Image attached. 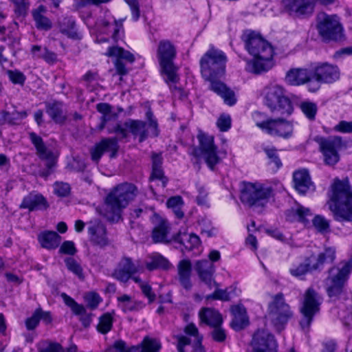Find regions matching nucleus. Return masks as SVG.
Wrapping results in <instances>:
<instances>
[{
    "mask_svg": "<svg viewBox=\"0 0 352 352\" xmlns=\"http://www.w3.org/2000/svg\"><path fill=\"white\" fill-rule=\"evenodd\" d=\"M226 61L223 52L212 47L200 60L201 72L202 76L211 82V89L219 95L226 104L232 106L236 102L234 92L222 82L216 80L224 75Z\"/></svg>",
    "mask_w": 352,
    "mask_h": 352,
    "instance_id": "1",
    "label": "nucleus"
},
{
    "mask_svg": "<svg viewBox=\"0 0 352 352\" xmlns=\"http://www.w3.org/2000/svg\"><path fill=\"white\" fill-rule=\"evenodd\" d=\"M242 39L246 50L254 57V60L249 63L253 73L258 74L273 67V48L260 34L255 32H245L242 36Z\"/></svg>",
    "mask_w": 352,
    "mask_h": 352,
    "instance_id": "2",
    "label": "nucleus"
},
{
    "mask_svg": "<svg viewBox=\"0 0 352 352\" xmlns=\"http://www.w3.org/2000/svg\"><path fill=\"white\" fill-rule=\"evenodd\" d=\"M333 202L329 206L337 221L352 222V188L348 177L336 178L331 186Z\"/></svg>",
    "mask_w": 352,
    "mask_h": 352,
    "instance_id": "3",
    "label": "nucleus"
},
{
    "mask_svg": "<svg viewBox=\"0 0 352 352\" xmlns=\"http://www.w3.org/2000/svg\"><path fill=\"white\" fill-rule=\"evenodd\" d=\"M136 188L131 184L124 183L115 188L105 199L104 216L111 222H117L121 217L123 208L135 197Z\"/></svg>",
    "mask_w": 352,
    "mask_h": 352,
    "instance_id": "4",
    "label": "nucleus"
},
{
    "mask_svg": "<svg viewBox=\"0 0 352 352\" xmlns=\"http://www.w3.org/2000/svg\"><path fill=\"white\" fill-rule=\"evenodd\" d=\"M264 104L272 113L281 116H289L294 107L285 89L278 84H270L265 86L262 91Z\"/></svg>",
    "mask_w": 352,
    "mask_h": 352,
    "instance_id": "5",
    "label": "nucleus"
},
{
    "mask_svg": "<svg viewBox=\"0 0 352 352\" xmlns=\"http://www.w3.org/2000/svg\"><path fill=\"white\" fill-rule=\"evenodd\" d=\"M272 196L273 190L271 187L260 183L243 182L240 199L250 207L263 208Z\"/></svg>",
    "mask_w": 352,
    "mask_h": 352,
    "instance_id": "6",
    "label": "nucleus"
},
{
    "mask_svg": "<svg viewBox=\"0 0 352 352\" xmlns=\"http://www.w3.org/2000/svg\"><path fill=\"white\" fill-rule=\"evenodd\" d=\"M157 55L162 74L166 76V82L177 83L179 81V76L177 74V67L173 64V60L176 56V49L174 45L168 40L160 41Z\"/></svg>",
    "mask_w": 352,
    "mask_h": 352,
    "instance_id": "7",
    "label": "nucleus"
},
{
    "mask_svg": "<svg viewBox=\"0 0 352 352\" xmlns=\"http://www.w3.org/2000/svg\"><path fill=\"white\" fill-rule=\"evenodd\" d=\"M268 315L278 331L284 328V325L292 317L290 307L286 303L283 293L272 296V300L268 305Z\"/></svg>",
    "mask_w": 352,
    "mask_h": 352,
    "instance_id": "8",
    "label": "nucleus"
},
{
    "mask_svg": "<svg viewBox=\"0 0 352 352\" xmlns=\"http://www.w3.org/2000/svg\"><path fill=\"white\" fill-rule=\"evenodd\" d=\"M317 29L324 41H337L342 37V28L336 15L321 13L318 16Z\"/></svg>",
    "mask_w": 352,
    "mask_h": 352,
    "instance_id": "9",
    "label": "nucleus"
},
{
    "mask_svg": "<svg viewBox=\"0 0 352 352\" xmlns=\"http://www.w3.org/2000/svg\"><path fill=\"white\" fill-rule=\"evenodd\" d=\"M197 138L199 142V149L195 148L192 154L197 157L200 151L207 165L213 170L214 166L220 161L217 155V148L214 144V138L200 131Z\"/></svg>",
    "mask_w": 352,
    "mask_h": 352,
    "instance_id": "10",
    "label": "nucleus"
},
{
    "mask_svg": "<svg viewBox=\"0 0 352 352\" xmlns=\"http://www.w3.org/2000/svg\"><path fill=\"white\" fill-rule=\"evenodd\" d=\"M320 150L323 155L324 162L326 165L333 166L340 160L338 151L343 146L342 138L339 136L320 138L318 141Z\"/></svg>",
    "mask_w": 352,
    "mask_h": 352,
    "instance_id": "11",
    "label": "nucleus"
},
{
    "mask_svg": "<svg viewBox=\"0 0 352 352\" xmlns=\"http://www.w3.org/2000/svg\"><path fill=\"white\" fill-rule=\"evenodd\" d=\"M257 125L272 135H278L285 138L291 136L293 132L292 124L284 118L270 119Z\"/></svg>",
    "mask_w": 352,
    "mask_h": 352,
    "instance_id": "12",
    "label": "nucleus"
},
{
    "mask_svg": "<svg viewBox=\"0 0 352 352\" xmlns=\"http://www.w3.org/2000/svg\"><path fill=\"white\" fill-rule=\"evenodd\" d=\"M253 352H276L277 344L272 334L264 329H258L251 342Z\"/></svg>",
    "mask_w": 352,
    "mask_h": 352,
    "instance_id": "13",
    "label": "nucleus"
},
{
    "mask_svg": "<svg viewBox=\"0 0 352 352\" xmlns=\"http://www.w3.org/2000/svg\"><path fill=\"white\" fill-rule=\"evenodd\" d=\"M340 71L336 65L324 63L318 65L314 70V79L317 82L332 84L340 79Z\"/></svg>",
    "mask_w": 352,
    "mask_h": 352,
    "instance_id": "14",
    "label": "nucleus"
},
{
    "mask_svg": "<svg viewBox=\"0 0 352 352\" xmlns=\"http://www.w3.org/2000/svg\"><path fill=\"white\" fill-rule=\"evenodd\" d=\"M138 272V267L135 265L132 259L124 256L118 263L112 276L122 283H126Z\"/></svg>",
    "mask_w": 352,
    "mask_h": 352,
    "instance_id": "15",
    "label": "nucleus"
},
{
    "mask_svg": "<svg viewBox=\"0 0 352 352\" xmlns=\"http://www.w3.org/2000/svg\"><path fill=\"white\" fill-rule=\"evenodd\" d=\"M118 148V138H104L91 150V159L98 162L104 152H111L110 157H115Z\"/></svg>",
    "mask_w": 352,
    "mask_h": 352,
    "instance_id": "16",
    "label": "nucleus"
},
{
    "mask_svg": "<svg viewBox=\"0 0 352 352\" xmlns=\"http://www.w3.org/2000/svg\"><path fill=\"white\" fill-rule=\"evenodd\" d=\"M90 241L94 245L104 248L111 244V240L107 236V230L101 223H95L88 228Z\"/></svg>",
    "mask_w": 352,
    "mask_h": 352,
    "instance_id": "17",
    "label": "nucleus"
},
{
    "mask_svg": "<svg viewBox=\"0 0 352 352\" xmlns=\"http://www.w3.org/2000/svg\"><path fill=\"white\" fill-rule=\"evenodd\" d=\"M195 270L200 280L206 285L210 287H212V284L218 287V284L213 278L215 269L212 262L206 259L197 261L195 265Z\"/></svg>",
    "mask_w": 352,
    "mask_h": 352,
    "instance_id": "18",
    "label": "nucleus"
},
{
    "mask_svg": "<svg viewBox=\"0 0 352 352\" xmlns=\"http://www.w3.org/2000/svg\"><path fill=\"white\" fill-rule=\"evenodd\" d=\"M338 273L332 276L327 278V281H330V284L327 287V292L330 298L339 296L344 288L349 274L340 268L338 269Z\"/></svg>",
    "mask_w": 352,
    "mask_h": 352,
    "instance_id": "19",
    "label": "nucleus"
},
{
    "mask_svg": "<svg viewBox=\"0 0 352 352\" xmlns=\"http://www.w3.org/2000/svg\"><path fill=\"white\" fill-rule=\"evenodd\" d=\"M321 301L319 294L313 288H309L305 294L300 311L305 312V314L309 313L315 315L320 310Z\"/></svg>",
    "mask_w": 352,
    "mask_h": 352,
    "instance_id": "20",
    "label": "nucleus"
},
{
    "mask_svg": "<svg viewBox=\"0 0 352 352\" xmlns=\"http://www.w3.org/2000/svg\"><path fill=\"white\" fill-rule=\"evenodd\" d=\"M30 138L36 149V154L41 160L47 161V166L50 168L56 164L53 153L45 146L42 138L36 133H30Z\"/></svg>",
    "mask_w": 352,
    "mask_h": 352,
    "instance_id": "21",
    "label": "nucleus"
},
{
    "mask_svg": "<svg viewBox=\"0 0 352 352\" xmlns=\"http://www.w3.org/2000/svg\"><path fill=\"white\" fill-rule=\"evenodd\" d=\"M314 79V72L307 69H291L287 72L286 82L291 85L298 86L310 82Z\"/></svg>",
    "mask_w": 352,
    "mask_h": 352,
    "instance_id": "22",
    "label": "nucleus"
},
{
    "mask_svg": "<svg viewBox=\"0 0 352 352\" xmlns=\"http://www.w3.org/2000/svg\"><path fill=\"white\" fill-rule=\"evenodd\" d=\"M172 241L179 245V248L183 252L184 248L190 251L199 246L200 239L198 236L193 233H188L186 232H178L175 235L173 236Z\"/></svg>",
    "mask_w": 352,
    "mask_h": 352,
    "instance_id": "23",
    "label": "nucleus"
},
{
    "mask_svg": "<svg viewBox=\"0 0 352 352\" xmlns=\"http://www.w3.org/2000/svg\"><path fill=\"white\" fill-rule=\"evenodd\" d=\"M285 8L298 15L311 13L313 11V0H283Z\"/></svg>",
    "mask_w": 352,
    "mask_h": 352,
    "instance_id": "24",
    "label": "nucleus"
},
{
    "mask_svg": "<svg viewBox=\"0 0 352 352\" xmlns=\"http://www.w3.org/2000/svg\"><path fill=\"white\" fill-rule=\"evenodd\" d=\"M293 179L296 190L301 194H305L309 190L314 189L309 172L305 169L296 171L294 173Z\"/></svg>",
    "mask_w": 352,
    "mask_h": 352,
    "instance_id": "25",
    "label": "nucleus"
},
{
    "mask_svg": "<svg viewBox=\"0 0 352 352\" xmlns=\"http://www.w3.org/2000/svg\"><path fill=\"white\" fill-rule=\"evenodd\" d=\"M231 312L233 316L230 326L235 331H240L247 327L249 324L248 317L246 314L245 308L243 305H234L231 307Z\"/></svg>",
    "mask_w": 352,
    "mask_h": 352,
    "instance_id": "26",
    "label": "nucleus"
},
{
    "mask_svg": "<svg viewBox=\"0 0 352 352\" xmlns=\"http://www.w3.org/2000/svg\"><path fill=\"white\" fill-rule=\"evenodd\" d=\"M178 279L182 286L186 290L192 287L190 276L192 272V264L190 260L183 259L177 265Z\"/></svg>",
    "mask_w": 352,
    "mask_h": 352,
    "instance_id": "27",
    "label": "nucleus"
},
{
    "mask_svg": "<svg viewBox=\"0 0 352 352\" xmlns=\"http://www.w3.org/2000/svg\"><path fill=\"white\" fill-rule=\"evenodd\" d=\"M286 219L288 221H299L304 224L309 222V218L313 215L311 210L302 206H297L296 208H292L285 212Z\"/></svg>",
    "mask_w": 352,
    "mask_h": 352,
    "instance_id": "28",
    "label": "nucleus"
},
{
    "mask_svg": "<svg viewBox=\"0 0 352 352\" xmlns=\"http://www.w3.org/2000/svg\"><path fill=\"white\" fill-rule=\"evenodd\" d=\"M38 239L42 248L54 250L59 246L61 236L54 231L47 230L39 234Z\"/></svg>",
    "mask_w": 352,
    "mask_h": 352,
    "instance_id": "29",
    "label": "nucleus"
},
{
    "mask_svg": "<svg viewBox=\"0 0 352 352\" xmlns=\"http://www.w3.org/2000/svg\"><path fill=\"white\" fill-rule=\"evenodd\" d=\"M47 206L45 199L41 195L30 193L23 199L20 208H28L30 211H33L46 209Z\"/></svg>",
    "mask_w": 352,
    "mask_h": 352,
    "instance_id": "30",
    "label": "nucleus"
},
{
    "mask_svg": "<svg viewBox=\"0 0 352 352\" xmlns=\"http://www.w3.org/2000/svg\"><path fill=\"white\" fill-rule=\"evenodd\" d=\"M199 316L201 322L210 327L219 326L223 321L221 314L212 308H202L199 311Z\"/></svg>",
    "mask_w": 352,
    "mask_h": 352,
    "instance_id": "31",
    "label": "nucleus"
},
{
    "mask_svg": "<svg viewBox=\"0 0 352 352\" xmlns=\"http://www.w3.org/2000/svg\"><path fill=\"white\" fill-rule=\"evenodd\" d=\"M312 268L320 269L324 264L332 263L336 258V250L334 248H328L324 252L320 253L317 257L311 256Z\"/></svg>",
    "mask_w": 352,
    "mask_h": 352,
    "instance_id": "32",
    "label": "nucleus"
},
{
    "mask_svg": "<svg viewBox=\"0 0 352 352\" xmlns=\"http://www.w3.org/2000/svg\"><path fill=\"white\" fill-rule=\"evenodd\" d=\"M96 109L102 113L101 123L99 125V129L102 130L107 122L116 120L118 118L116 113L112 111V107L108 103H99L96 105Z\"/></svg>",
    "mask_w": 352,
    "mask_h": 352,
    "instance_id": "33",
    "label": "nucleus"
},
{
    "mask_svg": "<svg viewBox=\"0 0 352 352\" xmlns=\"http://www.w3.org/2000/svg\"><path fill=\"white\" fill-rule=\"evenodd\" d=\"M46 112L57 124H63L66 120V116L63 112L62 104L59 102H47Z\"/></svg>",
    "mask_w": 352,
    "mask_h": 352,
    "instance_id": "34",
    "label": "nucleus"
},
{
    "mask_svg": "<svg viewBox=\"0 0 352 352\" xmlns=\"http://www.w3.org/2000/svg\"><path fill=\"white\" fill-rule=\"evenodd\" d=\"M126 128L135 136L139 135V142H143L148 136L146 123L140 120H129L124 123Z\"/></svg>",
    "mask_w": 352,
    "mask_h": 352,
    "instance_id": "35",
    "label": "nucleus"
},
{
    "mask_svg": "<svg viewBox=\"0 0 352 352\" xmlns=\"http://www.w3.org/2000/svg\"><path fill=\"white\" fill-rule=\"evenodd\" d=\"M169 232V227L165 221H162L157 226H156L152 233V239L155 243H169L172 242V239H166L168 233Z\"/></svg>",
    "mask_w": 352,
    "mask_h": 352,
    "instance_id": "36",
    "label": "nucleus"
},
{
    "mask_svg": "<svg viewBox=\"0 0 352 352\" xmlns=\"http://www.w3.org/2000/svg\"><path fill=\"white\" fill-rule=\"evenodd\" d=\"M75 21L71 18L65 17L59 21V28L61 33L72 38H78V34L75 30Z\"/></svg>",
    "mask_w": 352,
    "mask_h": 352,
    "instance_id": "37",
    "label": "nucleus"
},
{
    "mask_svg": "<svg viewBox=\"0 0 352 352\" xmlns=\"http://www.w3.org/2000/svg\"><path fill=\"white\" fill-rule=\"evenodd\" d=\"M45 11V8L44 6H41L38 8L37 10L33 11L32 14L34 19L36 21V27L38 29L47 30L52 28V23L47 17L41 14Z\"/></svg>",
    "mask_w": 352,
    "mask_h": 352,
    "instance_id": "38",
    "label": "nucleus"
},
{
    "mask_svg": "<svg viewBox=\"0 0 352 352\" xmlns=\"http://www.w3.org/2000/svg\"><path fill=\"white\" fill-rule=\"evenodd\" d=\"M146 267L149 271H153L157 268L168 270L170 267L168 261L160 254L153 256L151 258V261L146 263Z\"/></svg>",
    "mask_w": 352,
    "mask_h": 352,
    "instance_id": "39",
    "label": "nucleus"
},
{
    "mask_svg": "<svg viewBox=\"0 0 352 352\" xmlns=\"http://www.w3.org/2000/svg\"><path fill=\"white\" fill-rule=\"evenodd\" d=\"M106 55L108 56H115L116 58H119L120 60H125L129 63H133L135 60V58L133 54L130 52L124 50L119 47H109Z\"/></svg>",
    "mask_w": 352,
    "mask_h": 352,
    "instance_id": "40",
    "label": "nucleus"
},
{
    "mask_svg": "<svg viewBox=\"0 0 352 352\" xmlns=\"http://www.w3.org/2000/svg\"><path fill=\"white\" fill-rule=\"evenodd\" d=\"M32 52L35 56L44 59L48 63H54L57 59L55 53L49 51L45 47L42 49L39 45H34L32 47Z\"/></svg>",
    "mask_w": 352,
    "mask_h": 352,
    "instance_id": "41",
    "label": "nucleus"
},
{
    "mask_svg": "<svg viewBox=\"0 0 352 352\" xmlns=\"http://www.w3.org/2000/svg\"><path fill=\"white\" fill-rule=\"evenodd\" d=\"M27 116V113L25 111L19 112L14 111L12 113L3 111L1 112V117L3 118V122H7L10 124H16L20 120Z\"/></svg>",
    "mask_w": 352,
    "mask_h": 352,
    "instance_id": "42",
    "label": "nucleus"
},
{
    "mask_svg": "<svg viewBox=\"0 0 352 352\" xmlns=\"http://www.w3.org/2000/svg\"><path fill=\"white\" fill-rule=\"evenodd\" d=\"M113 317L110 314L106 313L100 318L97 329L101 333L106 334L111 329Z\"/></svg>",
    "mask_w": 352,
    "mask_h": 352,
    "instance_id": "43",
    "label": "nucleus"
},
{
    "mask_svg": "<svg viewBox=\"0 0 352 352\" xmlns=\"http://www.w3.org/2000/svg\"><path fill=\"white\" fill-rule=\"evenodd\" d=\"M65 263L67 268L76 275L80 280H83L85 278L82 267L74 258H66L65 259Z\"/></svg>",
    "mask_w": 352,
    "mask_h": 352,
    "instance_id": "44",
    "label": "nucleus"
},
{
    "mask_svg": "<svg viewBox=\"0 0 352 352\" xmlns=\"http://www.w3.org/2000/svg\"><path fill=\"white\" fill-rule=\"evenodd\" d=\"M140 349V346H132L129 348L126 347L124 341L119 340L116 341L113 344L109 347V352H137Z\"/></svg>",
    "mask_w": 352,
    "mask_h": 352,
    "instance_id": "45",
    "label": "nucleus"
},
{
    "mask_svg": "<svg viewBox=\"0 0 352 352\" xmlns=\"http://www.w3.org/2000/svg\"><path fill=\"white\" fill-rule=\"evenodd\" d=\"M141 347L145 352H157L161 348V344L155 339L145 337L141 343Z\"/></svg>",
    "mask_w": 352,
    "mask_h": 352,
    "instance_id": "46",
    "label": "nucleus"
},
{
    "mask_svg": "<svg viewBox=\"0 0 352 352\" xmlns=\"http://www.w3.org/2000/svg\"><path fill=\"white\" fill-rule=\"evenodd\" d=\"M300 107L301 111L309 120H314L315 119L318 110L317 106L315 103L305 101L302 102Z\"/></svg>",
    "mask_w": 352,
    "mask_h": 352,
    "instance_id": "47",
    "label": "nucleus"
},
{
    "mask_svg": "<svg viewBox=\"0 0 352 352\" xmlns=\"http://www.w3.org/2000/svg\"><path fill=\"white\" fill-rule=\"evenodd\" d=\"M311 258H308L306 260V263H301L295 269H291L290 273L294 276L299 277L305 274L309 271L314 270L312 268Z\"/></svg>",
    "mask_w": 352,
    "mask_h": 352,
    "instance_id": "48",
    "label": "nucleus"
},
{
    "mask_svg": "<svg viewBox=\"0 0 352 352\" xmlns=\"http://www.w3.org/2000/svg\"><path fill=\"white\" fill-rule=\"evenodd\" d=\"M38 352H65L63 346L57 342H43L38 348Z\"/></svg>",
    "mask_w": 352,
    "mask_h": 352,
    "instance_id": "49",
    "label": "nucleus"
},
{
    "mask_svg": "<svg viewBox=\"0 0 352 352\" xmlns=\"http://www.w3.org/2000/svg\"><path fill=\"white\" fill-rule=\"evenodd\" d=\"M312 221L313 225L318 232L324 233L329 231V223L323 217L317 215Z\"/></svg>",
    "mask_w": 352,
    "mask_h": 352,
    "instance_id": "50",
    "label": "nucleus"
},
{
    "mask_svg": "<svg viewBox=\"0 0 352 352\" xmlns=\"http://www.w3.org/2000/svg\"><path fill=\"white\" fill-rule=\"evenodd\" d=\"M65 303L69 307L74 314H80L84 311V306L78 304L72 298L67 296L66 294H61Z\"/></svg>",
    "mask_w": 352,
    "mask_h": 352,
    "instance_id": "51",
    "label": "nucleus"
},
{
    "mask_svg": "<svg viewBox=\"0 0 352 352\" xmlns=\"http://www.w3.org/2000/svg\"><path fill=\"white\" fill-rule=\"evenodd\" d=\"M264 151L271 163H274L277 168L281 166L282 163L277 155V150L275 148L265 147L264 148Z\"/></svg>",
    "mask_w": 352,
    "mask_h": 352,
    "instance_id": "52",
    "label": "nucleus"
},
{
    "mask_svg": "<svg viewBox=\"0 0 352 352\" xmlns=\"http://www.w3.org/2000/svg\"><path fill=\"white\" fill-rule=\"evenodd\" d=\"M85 299L87 306L91 309H96L101 300L99 295L95 292H89L85 296Z\"/></svg>",
    "mask_w": 352,
    "mask_h": 352,
    "instance_id": "53",
    "label": "nucleus"
},
{
    "mask_svg": "<svg viewBox=\"0 0 352 352\" xmlns=\"http://www.w3.org/2000/svg\"><path fill=\"white\" fill-rule=\"evenodd\" d=\"M54 192L60 197H66L70 192V186L67 183L56 182L54 185Z\"/></svg>",
    "mask_w": 352,
    "mask_h": 352,
    "instance_id": "54",
    "label": "nucleus"
},
{
    "mask_svg": "<svg viewBox=\"0 0 352 352\" xmlns=\"http://www.w3.org/2000/svg\"><path fill=\"white\" fill-rule=\"evenodd\" d=\"M159 179L162 181V187L164 188L168 182V178L164 176L162 167L152 168V174L150 179Z\"/></svg>",
    "mask_w": 352,
    "mask_h": 352,
    "instance_id": "55",
    "label": "nucleus"
},
{
    "mask_svg": "<svg viewBox=\"0 0 352 352\" xmlns=\"http://www.w3.org/2000/svg\"><path fill=\"white\" fill-rule=\"evenodd\" d=\"M207 300H221L228 301L230 300V295L227 290L217 289L212 294L208 295Z\"/></svg>",
    "mask_w": 352,
    "mask_h": 352,
    "instance_id": "56",
    "label": "nucleus"
},
{
    "mask_svg": "<svg viewBox=\"0 0 352 352\" xmlns=\"http://www.w3.org/2000/svg\"><path fill=\"white\" fill-rule=\"evenodd\" d=\"M217 124L221 131H227L231 126L230 116L222 114L218 119Z\"/></svg>",
    "mask_w": 352,
    "mask_h": 352,
    "instance_id": "57",
    "label": "nucleus"
},
{
    "mask_svg": "<svg viewBox=\"0 0 352 352\" xmlns=\"http://www.w3.org/2000/svg\"><path fill=\"white\" fill-rule=\"evenodd\" d=\"M214 329L211 331L212 339L218 342H223L226 338L225 331L219 326H213Z\"/></svg>",
    "mask_w": 352,
    "mask_h": 352,
    "instance_id": "58",
    "label": "nucleus"
},
{
    "mask_svg": "<svg viewBox=\"0 0 352 352\" xmlns=\"http://www.w3.org/2000/svg\"><path fill=\"white\" fill-rule=\"evenodd\" d=\"M59 252L61 254L74 255L76 252V249L72 241H66L60 245Z\"/></svg>",
    "mask_w": 352,
    "mask_h": 352,
    "instance_id": "59",
    "label": "nucleus"
},
{
    "mask_svg": "<svg viewBox=\"0 0 352 352\" xmlns=\"http://www.w3.org/2000/svg\"><path fill=\"white\" fill-rule=\"evenodd\" d=\"M8 74L10 80L14 84L23 85L24 83L25 77L20 72L18 71H8Z\"/></svg>",
    "mask_w": 352,
    "mask_h": 352,
    "instance_id": "60",
    "label": "nucleus"
},
{
    "mask_svg": "<svg viewBox=\"0 0 352 352\" xmlns=\"http://www.w3.org/2000/svg\"><path fill=\"white\" fill-rule=\"evenodd\" d=\"M124 1L129 6L132 12L133 18L137 21L140 16V5L138 0H124Z\"/></svg>",
    "mask_w": 352,
    "mask_h": 352,
    "instance_id": "61",
    "label": "nucleus"
},
{
    "mask_svg": "<svg viewBox=\"0 0 352 352\" xmlns=\"http://www.w3.org/2000/svg\"><path fill=\"white\" fill-rule=\"evenodd\" d=\"M38 314L39 312L36 310L33 315L25 320V326L28 330L34 329L38 324L40 320Z\"/></svg>",
    "mask_w": 352,
    "mask_h": 352,
    "instance_id": "62",
    "label": "nucleus"
},
{
    "mask_svg": "<svg viewBox=\"0 0 352 352\" xmlns=\"http://www.w3.org/2000/svg\"><path fill=\"white\" fill-rule=\"evenodd\" d=\"M175 338L177 340V348L178 352H185L184 347L190 344L191 340L189 338L184 336H177Z\"/></svg>",
    "mask_w": 352,
    "mask_h": 352,
    "instance_id": "63",
    "label": "nucleus"
},
{
    "mask_svg": "<svg viewBox=\"0 0 352 352\" xmlns=\"http://www.w3.org/2000/svg\"><path fill=\"white\" fill-rule=\"evenodd\" d=\"M335 129L343 133H352V122L341 121L335 126Z\"/></svg>",
    "mask_w": 352,
    "mask_h": 352,
    "instance_id": "64",
    "label": "nucleus"
}]
</instances>
